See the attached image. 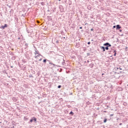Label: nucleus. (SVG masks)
Listing matches in <instances>:
<instances>
[{
    "instance_id": "nucleus-23",
    "label": "nucleus",
    "mask_w": 128,
    "mask_h": 128,
    "mask_svg": "<svg viewBox=\"0 0 128 128\" xmlns=\"http://www.w3.org/2000/svg\"><path fill=\"white\" fill-rule=\"evenodd\" d=\"M120 69V68L118 67V68H115V70H118Z\"/></svg>"
},
{
    "instance_id": "nucleus-57",
    "label": "nucleus",
    "mask_w": 128,
    "mask_h": 128,
    "mask_svg": "<svg viewBox=\"0 0 128 128\" xmlns=\"http://www.w3.org/2000/svg\"><path fill=\"white\" fill-rule=\"evenodd\" d=\"M52 18V16H49V18Z\"/></svg>"
},
{
    "instance_id": "nucleus-37",
    "label": "nucleus",
    "mask_w": 128,
    "mask_h": 128,
    "mask_svg": "<svg viewBox=\"0 0 128 128\" xmlns=\"http://www.w3.org/2000/svg\"><path fill=\"white\" fill-rule=\"evenodd\" d=\"M79 28H80V30H82V26L80 27Z\"/></svg>"
},
{
    "instance_id": "nucleus-9",
    "label": "nucleus",
    "mask_w": 128,
    "mask_h": 128,
    "mask_svg": "<svg viewBox=\"0 0 128 128\" xmlns=\"http://www.w3.org/2000/svg\"><path fill=\"white\" fill-rule=\"evenodd\" d=\"M123 88H122V87H120V88H117V90L118 91V92H122V90H123Z\"/></svg>"
},
{
    "instance_id": "nucleus-39",
    "label": "nucleus",
    "mask_w": 128,
    "mask_h": 128,
    "mask_svg": "<svg viewBox=\"0 0 128 128\" xmlns=\"http://www.w3.org/2000/svg\"><path fill=\"white\" fill-rule=\"evenodd\" d=\"M90 44V42H88V44Z\"/></svg>"
},
{
    "instance_id": "nucleus-24",
    "label": "nucleus",
    "mask_w": 128,
    "mask_h": 128,
    "mask_svg": "<svg viewBox=\"0 0 128 128\" xmlns=\"http://www.w3.org/2000/svg\"><path fill=\"white\" fill-rule=\"evenodd\" d=\"M62 64L63 66H64L66 64V62H62Z\"/></svg>"
},
{
    "instance_id": "nucleus-49",
    "label": "nucleus",
    "mask_w": 128,
    "mask_h": 128,
    "mask_svg": "<svg viewBox=\"0 0 128 128\" xmlns=\"http://www.w3.org/2000/svg\"><path fill=\"white\" fill-rule=\"evenodd\" d=\"M110 58H112V56H110Z\"/></svg>"
},
{
    "instance_id": "nucleus-60",
    "label": "nucleus",
    "mask_w": 128,
    "mask_h": 128,
    "mask_svg": "<svg viewBox=\"0 0 128 128\" xmlns=\"http://www.w3.org/2000/svg\"><path fill=\"white\" fill-rule=\"evenodd\" d=\"M64 38H66V37H64Z\"/></svg>"
},
{
    "instance_id": "nucleus-36",
    "label": "nucleus",
    "mask_w": 128,
    "mask_h": 128,
    "mask_svg": "<svg viewBox=\"0 0 128 128\" xmlns=\"http://www.w3.org/2000/svg\"><path fill=\"white\" fill-rule=\"evenodd\" d=\"M114 116V114H110V116Z\"/></svg>"
},
{
    "instance_id": "nucleus-21",
    "label": "nucleus",
    "mask_w": 128,
    "mask_h": 128,
    "mask_svg": "<svg viewBox=\"0 0 128 128\" xmlns=\"http://www.w3.org/2000/svg\"><path fill=\"white\" fill-rule=\"evenodd\" d=\"M62 88V86L61 85H58V88Z\"/></svg>"
},
{
    "instance_id": "nucleus-58",
    "label": "nucleus",
    "mask_w": 128,
    "mask_h": 128,
    "mask_svg": "<svg viewBox=\"0 0 128 128\" xmlns=\"http://www.w3.org/2000/svg\"><path fill=\"white\" fill-rule=\"evenodd\" d=\"M36 62H38V61H35Z\"/></svg>"
},
{
    "instance_id": "nucleus-45",
    "label": "nucleus",
    "mask_w": 128,
    "mask_h": 128,
    "mask_svg": "<svg viewBox=\"0 0 128 128\" xmlns=\"http://www.w3.org/2000/svg\"><path fill=\"white\" fill-rule=\"evenodd\" d=\"M110 60H114V58L112 57Z\"/></svg>"
},
{
    "instance_id": "nucleus-47",
    "label": "nucleus",
    "mask_w": 128,
    "mask_h": 128,
    "mask_svg": "<svg viewBox=\"0 0 128 128\" xmlns=\"http://www.w3.org/2000/svg\"><path fill=\"white\" fill-rule=\"evenodd\" d=\"M87 62H88V63L90 62V60H88L87 61Z\"/></svg>"
},
{
    "instance_id": "nucleus-59",
    "label": "nucleus",
    "mask_w": 128,
    "mask_h": 128,
    "mask_svg": "<svg viewBox=\"0 0 128 128\" xmlns=\"http://www.w3.org/2000/svg\"><path fill=\"white\" fill-rule=\"evenodd\" d=\"M22 16H24V14H22Z\"/></svg>"
},
{
    "instance_id": "nucleus-27",
    "label": "nucleus",
    "mask_w": 128,
    "mask_h": 128,
    "mask_svg": "<svg viewBox=\"0 0 128 128\" xmlns=\"http://www.w3.org/2000/svg\"><path fill=\"white\" fill-rule=\"evenodd\" d=\"M90 56V52L87 53V56Z\"/></svg>"
},
{
    "instance_id": "nucleus-12",
    "label": "nucleus",
    "mask_w": 128,
    "mask_h": 128,
    "mask_svg": "<svg viewBox=\"0 0 128 128\" xmlns=\"http://www.w3.org/2000/svg\"><path fill=\"white\" fill-rule=\"evenodd\" d=\"M94 64H90L89 65V66H90V68H94Z\"/></svg>"
},
{
    "instance_id": "nucleus-19",
    "label": "nucleus",
    "mask_w": 128,
    "mask_h": 128,
    "mask_svg": "<svg viewBox=\"0 0 128 128\" xmlns=\"http://www.w3.org/2000/svg\"><path fill=\"white\" fill-rule=\"evenodd\" d=\"M10 14H12H12H14V10L12 9L10 10Z\"/></svg>"
},
{
    "instance_id": "nucleus-20",
    "label": "nucleus",
    "mask_w": 128,
    "mask_h": 128,
    "mask_svg": "<svg viewBox=\"0 0 128 128\" xmlns=\"http://www.w3.org/2000/svg\"><path fill=\"white\" fill-rule=\"evenodd\" d=\"M97 123L98 124H102V122H100V121H98V122H97Z\"/></svg>"
},
{
    "instance_id": "nucleus-8",
    "label": "nucleus",
    "mask_w": 128,
    "mask_h": 128,
    "mask_svg": "<svg viewBox=\"0 0 128 128\" xmlns=\"http://www.w3.org/2000/svg\"><path fill=\"white\" fill-rule=\"evenodd\" d=\"M100 48H101V50H102V52H106V48H104V46H100Z\"/></svg>"
},
{
    "instance_id": "nucleus-7",
    "label": "nucleus",
    "mask_w": 128,
    "mask_h": 128,
    "mask_svg": "<svg viewBox=\"0 0 128 128\" xmlns=\"http://www.w3.org/2000/svg\"><path fill=\"white\" fill-rule=\"evenodd\" d=\"M47 62H48V63L50 64H52L54 66H56V64H54L52 62V61L48 60Z\"/></svg>"
},
{
    "instance_id": "nucleus-30",
    "label": "nucleus",
    "mask_w": 128,
    "mask_h": 128,
    "mask_svg": "<svg viewBox=\"0 0 128 128\" xmlns=\"http://www.w3.org/2000/svg\"><path fill=\"white\" fill-rule=\"evenodd\" d=\"M87 104H90V101H88V102H87Z\"/></svg>"
},
{
    "instance_id": "nucleus-6",
    "label": "nucleus",
    "mask_w": 128,
    "mask_h": 128,
    "mask_svg": "<svg viewBox=\"0 0 128 128\" xmlns=\"http://www.w3.org/2000/svg\"><path fill=\"white\" fill-rule=\"evenodd\" d=\"M26 32H28V34H30L32 30H30V28H26Z\"/></svg>"
},
{
    "instance_id": "nucleus-51",
    "label": "nucleus",
    "mask_w": 128,
    "mask_h": 128,
    "mask_svg": "<svg viewBox=\"0 0 128 128\" xmlns=\"http://www.w3.org/2000/svg\"><path fill=\"white\" fill-rule=\"evenodd\" d=\"M8 76V78H10V76Z\"/></svg>"
},
{
    "instance_id": "nucleus-16",
    "label": "nucleus",
    "mask_w": 128,
    "mask_h": 128,
    "mask_svg": "<svg viewBox=\"0 0 128 128\" xmlns=\"http://www.w3.org/2000/svg\"><path fill=\"white\" fill-rule=\"evenodd\" d=\"M40 56H42V54L39 55L38 54L37 56H34V58H38L40 57Z\"/></svg>"
},
{
    "instance_id": "nucleus-32",
    "label": "nucleus",
    "mask_w": 128,
    "mask_h": 128,
    "mask_svg": "<svg viewBox=\"0 0 128 128\" xmlns=\"http://www.w3.org/2000/svg\"><path fill=\"white\" fill-rule=\"evenodd\" d=\"M24 120H28V118H26V117H24Z\"/></svg>"
},
{
    "instance_id": "nucleus-64",
    "label": "nucleus",
    "mask_w": 128,
    "mask_h": 128,
    "mask_svg": "<svg viewBox=\"0 0 128 128\" xmlns=\"http://www.w3.org/2000/svg\"><path fill=\"white\" fill-rule=\"evenodd\" d=\"M103 128H104V126H103Z\"/></svg>"
},
{
    "instance_id": "nucleus-61",
    "label": "nucleus",
    "mask_w": 128,
    "mask_h": 128,
    "mask_svg": "<svg viewBox=\"0 0 128 128\" xmlns=\"http://www.w3.org/2000/svg\"><path fill=\"white\" fill-rule=\"evenodd\" d=\"M70 94H72V93H70Z\"/></svg>"
},
{
    "instance_id": "nucleus-18",
    "label": "nucleus",
    "mask_w": 128,
    "mask_h": 128,
    "mask_svg": "<svg viewBox=\"0 0 128 128\" xmlns=\"http://www.w3.org/2000/svg\"><path fill=\"white\" fill-rule=\"evenodd\" d=\"M108 46H106V47H104L105 49L106 50H108L109 48H108Z\"/></svg>"
},
{
    "instance_id": "nucleus-55",
    "label": "nucleus",
    "mask_w": 128,
    "mask_h": 128,
    "mask_svg": "<svg viewBox=\"0 0 128 128\" xmlns=\"http://www.w3.org/2000/svg\"><path fill=\"white\" fill-rule=\"evenodd\" d=\"M126 103H125V104H124V106H126Z\"/></svg>"
},
{
    "instance_id": "nucleus-38",
    "label": "nucleus",
    "mask_w": 128,
    "mask_h": 128,
    "mask_svg": "<svg viewBox=\"0 0 128 128\" xmlns=\"http://www.w3.org/2000/svg\"><path fill=\"white\" fill-rule=\"evenodd\" d=\"M122 72L121 71H120L118 73V74H122Z\"/></svg>"
},
{
    "instance_id": "nucleus-63",
    "label": "nucleus",
    "mask_w": 128,
    "mask_h": 128,
    "mask_svg": "<svg viewBox=\"0 0 128 128\" xmlns=\"http://www.w3.org/2000/svg\"><path fill=\"white\" fill-rule=\"evenodd\" d=\"M26 46H28V44H26Z\"/></svg>"
},
{
    "instance_id": "nucleus-26",
    "label": "nucleus",
    "mask_w": 128,
    "mask_h": 128,
    "mask_svg": "<svg viewBox=\"0 0 128 128\" xmlns=\"http://www.w3.org/2000/svg\"><path fill=\"white\" fill-rule=\"evenodd\" d=\"M7 6L10 8H12V5L9 6L8 4L7 5Z\"/></svg>"
},
{
    "instance_id": "nucleus-4",
    "label": "nucleus",
    "mask_w": 128,
    "mask_h": 128,
    "mask_svg": "<svg viewBox=\"0 0 128 128\" xmlns=\"http://www.w3.org/2000/svg\"><path fill=\"white\" fill-rule=\"evenodd\" d=\"M122 28V26L120 24L116 25V30H120Z\"/></svg>"
},
{
    "instance_id": "nucleus-33",
    "label": "nucleus",
    "mask_w": 128,
    "mask_h": 128,
    "mask_svg": "<svg viewBox=\"0 0 128 128\" xmlns=\"http://www.w3.org/2000/svg\"><path fill=\"white\" fill-rule=\"evenodd\" d=\"M90 30H91V32L94 31V28H92L90 29Z\"/></svg>"
},
{
    "instance_id": "nucleus-54",
    "label": "nucleus",
    "mask_w": 128,
    "mask_h": 128,
    "mask_svg": "<svg viewBox=\"0 0 128 128\" xmlns=\"http://www.w3.org/2000/svg\"><path fill=\"white\" fill-rule=\"evenodd\" d=\"M126 103H125V104H124V106H126Z\"/></svg>"
},
{
    "instance_id": "nucleus-25",
    "label": "nucleus",
    "mask_w": 128,
    "mask_h": 128,
    "mask_svg": "<svg viewBox=\"0 0 128 128\" xmlns=\"http://www.w3.org/2000/svg\"><path fill=\"white\" fill-rule=\"evenodd\" d=\"M4 74H8V72H6V70H4Z\"/></svg>"
},
{
    "instance_id": "nucleus-10",
    "label": "nucleus",
    "mask_w": 128,
    "mask_h": 128,
    "mask_svg": "<svg viewBox=\"0 0 128 128\" xmlns=\"http://www.w3.org/2000/svg\"><path fill=\"white\" fill-rule=\"evenodd\" d=\"M113 50H114L113 52L114 54V56H116V52H117L116 50L114 49Z\"/></svg>"
},
{
    "instance_id": "nucleus-40",
    "label": "nucleus",
    "mask_w": 128,
    "mask_h": 128,
    "mask_svg": "<svg viewBox=\"0 0 128 128\" xmlns=\"http://www.w3.org/2000/svg\"><path fill=\"white\" fill-rule=\"evenodd\" d=\"M11 68H14V66H10Z\"/></svg>"
},
{
    "instance_id": "nucleus-14",
    "label": "nucleus",
    "mask_w": 128,
    "mask_h": 128,
    "mask_svg": "<svg viewBox=\"0 0 128 128\" xmlns=\"http://www.w3.org/2000/svg\"><path fill=\"white\" fill-rule=\"evenodd\" d=\"M106 122H108V119L106 118H104V124H106Z\"/></svg>"
},
{
    "instance_id": "nucleus-22",
    "label": "nucleus",
    "mask_w": 128,
    "mask_h": 128,
    "mask_svg": "<svg viewBox=\"0 0 128 128\" xmlns=\"http://www.w3.org/2000/svg\"><path fill=\"white\" fill-rule=\"evenodd\" d=\"M41 4H42V6H44V2H41Z\"/></svg>"
},
{
    "instance_id": "nucleus-13",
    "label": "nucleus",
    "mask_w": 128,
    "mask_h": 128,
    "mask_svg": "<svg viewBox=\"0 0 128 128\" xmlns=\"http://www.w3.org/2000/svg\"><path fill=\"white\" fill-rule=\"evenodd\" d=\"M46 62H48V59H46V58H45V59H44V60H43V62H44V64H46Z\"/></svg>"
},
{
    "instance_id": "nucleus-17",
    "label": "nucleus",
    "mask_w": 128,
    "mask_h": 128,
    "mask_svg": "<svg viewBox=\"0 0 128 128\" xmlns=\"http://www.w3.org/2000/svg\"><path fill=\"white\" fill-rule=\"evenodd\" d=\"M48 86L49 88H52V83L49 82Z\"/></svg>"
},
{
    "instance_id": "nucleus-52",
    "label": "nucleus",
    "mask_w": 128,
    "mask_h": 128,
    "mask_svg": "<svg viewBox=\"0 0 128 128\" xmlns=\"http://www.w3.org/2000/svg\"><path fill=\"white\" fill-rule=\"evenodd\" d=\"M8 76V78H10V76Z\"/></svg>"
},
{
    "instance_id": "nucleus-35",
    "label": "nucleus",
    "mask_w": 128,
    "mask_h": 128,
    "mask_svg": "<svg viewBox=\"0 0 128 128\" xmlns=\"http://www.w3.org/2000/svg\"><path fill=\"white\" fill-rule=\"evenodd\" d=\"M119 32H122V30H119Z\"/></svg>"
},
{
    "instance_id": "nucleus-42",
    "label": "nucleus",
    "mask_w": 128,
    "mask_h": 128,
    "mask_svg": "<svg viewBox=\"0 0 128 128\" xmlns=\"http://www.w3.org/2000/svg\"><path fill=\"white\" fill-rule=\"evenodd\" d=\"M2 46H0V50H2Z\"/></svg>"
},
{
    "instance_id": "nucleus-29",
    "label": "nucleus",
    "mask_w": 128,
    "mask_h": 128,
    "mask_svg": "<svg viewBox=\"0 0 128 128\" xmlns=\"http://www.w3.org/2000/svg\"><path fill=\"white\" fill-rule=\"evenodd\" d=\"M38 60L39 62H42V58H40Z\"/></svg>"
},
{
    "instance_id": "nucleus-5",
    "label": "nucleus",
    "mask_w": 128,
    "mask_h": 128,
    "mask_svg": "<svg viewBox=\"0 0 128 128\" xmlns=\"http://www.w3.org/2000/svg\"><path fill=\"white\" fill-rule=\"evenodd\" d=\"M34 54H38L39 56H40V52H38V50L36 49H36H35Z\"/></svg>"
},
{
    "instance_id": "nucleus-62",
    "label": "nucleus",
    "mask_w": 128,
    "mask_h": 128,
    "mask_svg": "<svg viewBox=\"0 0 128 128\" xmlns=\"http://www.w3.org/2000/svg\"><path fill=\"white\" fill-rule=\"evenodd\" d=\"M126 48H128V47H126Z\"/></svg>"
},
{
    "instance_id": "nucleus-46",
    "label": "nucleus",
    "mask_w": 128,
    "mask_h": 128,
    "mask_svg": "<svg viewBox=\"0 0 128 128\" xmlns=\"http://www.w3.org/2000/svg\"><path fill=\"white\" fill-rule=\"evenodd\" d=\"M18 40H20V38H18Z\"/></svg>"
},
{
    "instance_id": "nucleus-48",
    "label": "nucleus",
    "mask_w": 128,
    "mask_h": 128,
    "mask_svg": "<svg viewBox=\"0 0 128 128\" xmlns=\"http://www.w3.org/2000/svg\"><path fill=\"white\" fill-rule=\"evenodd\" d=\"M122 123H120V126H122Z\"/></svg>"
},
{
    "instance_id": "nucleus-53",
    "label": "nucleus",
    "mask_w": 128,
    "mask_h": 128,
    "mask_svg": "<svg viewBox=\"0 0 128 128\" xmlns=\"http://www.w3.org/2000/svg\"><path fill=\"white\" fill-rule=\"evenodd\" d=\"M126 103H125V104H124V106H126Z\"/></svg>"
},
{
    "instance_id": "nucleus-1",
    "label": "nucleus",
    "mask_w": 128,
    "mask_h": 128,
    "mask_svg": "<svg viewBox=\"0 0 128 128\" xmlns=\"http://www.w3.org/2000/svg\"><path fill=\"white\" fill-rule=\"evenodd\" d=\"M34 122L36 123L37 122L36 118V117L34 116L30 120V122H28V124H32V122Z\"/></svg>"
},
{
    "instance_id": "nucleus-34",
    "label": "nucleus",
    "mask_w": 128,
    "mask_h": 128,
    "mask_svg": "<svg viewBox=\"0 0 128 128\" xmlns=\"http://www.w3.org/2000/svg\"><path fill=\"white\" fill-rule=\"evenodd\" d=\"M119 70H122V68H120V67H119Z\"/></svg>"
},
{
    "instance_id": "nucleus-50",
    "label": "nucleus",
    "mask_w": 128,
    "mask_h": 128,
    "mask_svg": "<svg viewBox=\"0 0 128 128\" xmlns=\"http://www.w3.org/2000/svg\"><path fill=\"white\" fill-rule=\"evenodd\" d=\"M104 74H102V76H104Z\"/></svg>"
},
{
    "instance_id": "nucleus-3",
    "label": "nucleus",
    "mask_w": 128,
    "mask_h": 128,
    "mask_svg": "<svg viewBox=\"0 0 128 128\" xmlns=\"http://www.w3.org/2000/svg\"><path fill=\"white\" fill-rule=\"evenodd\" d=\"M103 46H108L109 48H110V46H112V44H110L108 43V42H106L104 43Z\"/></svg>"
},
{
    "instance_id": "nucleus-44",
    "label": "nucleus",
    "mask_w": 128,
    "mask_h": 128,
    "mask_svg": "<svg viewBox=\"0 0 128 128\" xmlns=\"http://www.w3.org/2000/svg\"><path fill=\"white\" fill-rule=\"evenodd\" d=\"M56 42L57 44H58V40H57V41Z\"/></svg>"
},
{
    "instance_id": "nucleus-2",
    "label": "nucleus",
    "mask_w": 128,
    "mask_h": 128,
    "mask_svg": "<svg viewBox=\"0 0 128 128\" xmlns=\"http://www.w3.org/2000/svg\"><path fill=\"white\" fill-rule=\"evenodd\" d=\"M8 25L6 24H4V26H0V28H2V30H4L6 28H8Z\"/></svg>"
},
{
    "instance_id": "nucleus-41",
    "label": "nucleus",
    "mask_w": 128,
    "mask_h": 128,
    "mask_svg": "<svg viewBox=\"0 0 128 128\" xmlns=\"http://www.w3.org/2000/svg\"><path fill=\"white\" fill-rule=\"evenodd\" d=\"M10 128H16V127H14V126H12V127H11Z\"/></svg>"
},
{
    "instance_id": "nucleus-43",
    "label": "nucleus",
    "mask_w": 128,
    "mask_h": 128,
    "mask_svg": "<svg viewBox=\"0 0 128 128\" xmlns=\"http://www.w3.org/2000/svg\"><path fill=\"white\" fill-rule=\"evenodd\" d=\"M122 36H124V34H121Z\"/></svg>"
},
{
    "instance_id": "nucleus-11",
    "label": "nucleus",
    "mask_w": 128,
    "mask_h": 128,
    "mask_svg": "<svg viewBox=\"0 0 128 128\" xmlns=\"http://www.w3.org/2000/svg\"><path fill=\"white\" fill-rule=\"evenodd\" d=\"M80 42H78L76 44V48H80Z\"/></svg>"
},
{
    "instance_id": "nucleus-15",
    "label": "nucleus",
    "mask_w": 128,
    "mask_h": 128,
    "mask_svg": "<svg viewBox=\"0 0 128 128\" xmlns=\"http://www.w3.org/2000/svg\"><path fill=\"white\" fill-rule=\"evenodd\" d=\"M69 114H70L71 116H74V112H72V111H71L70 113Z\"/></svg>"
},
{
    "instance_id": "nucleus-31",
    "label": "nucleus",
    "mask_w": 128,
    "mask_h": 128,
    "mask_svg": "<svg viewBox=\"0 0 128 128\" xmlns=\"http://www.w3.org/2000/svg\"><path fill=\"white\" fill-rule=\"evenodd\" d=\"M29 78H34V76H32V75H30V76H29Z\"/></svg>"
},
{
    "instance_id": "nucleus-56",
    "label": "nucleus",
    "mask_w": 128,
    "mask_h": 128,
    "mask_svg": "<svg viewBox=\"0 0 128 128\" xmlns=\"http://www.w3.org/2000/svg\"><path fill=\"white\" fill-rule=\"evenodd\" d=\"M61 0H58V2H60Z\"/></svg>"
},
{
    "instance_id": "nucleus-28",
    "label": "nucleus",
    "mask_w": 128,
    "mask_h": 128,
    "mask_svg": "<svg viewBox=\"0 0 128 128\" xmlns=\"http://www.w3.org/2000/svg\"><path fill=\"white\" fill-rule=\"evenodd\" d=\"M113 28H116V26H114Z\"/></svg>"
}]
</instances>
